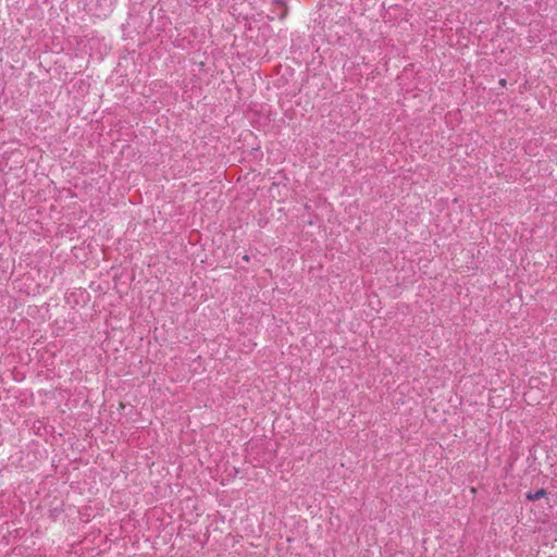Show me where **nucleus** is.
Listing matches in <instances>:
<instances>
[{
  "label": "nucleus",
  "instance_id": "obj_1",
  "mask_svg": "<svg viewBox=\"0 0 557 557\" xmlns=\"http://www.w3.org/2000/svg\"><path fill=\"white\" fill-rule=\"evenodd\" d=\"M544 496H546V491H545V490H543V488L537 490V491H536V492H534V493H531V492H530V493H528V494H527V498H528L529 500H537V499H540V498H542V497H544Z\"/></svg>",
  "mask_w": 557,
  "mask_h": 557
}]
</instances>
